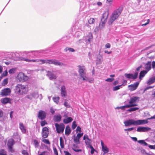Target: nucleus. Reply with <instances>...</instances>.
<instances>
[{"label": "nucleus", "mask_w": 155, "mask_h": 155, "mask_svg": "<svg viewBox=\"0 0 155 155\" xmlns=\"http://www.w3.org/2000/svg\"><path fill=\"white\" fill-rule=\"evenodd\" d=\"M148 121L146 120H135L133 119H129L124 122V125L127 127L130 125H139L147 123Z\"/></svg>", "instance_id": "f257e3e1"}, {"label": "nucleus", "mask_w": 155, "mask_h": 155, "mask_svg": "<svg viewBox=\"0 0 155 155\" xmlns=\"http://www.w3.org/2000/svg\"><path fill=\"white\" fill-rule=\"evenodd\" d=\"M28 91V89L26 86L21 84H18L15 87V92L19 95L26 94Z\"/></svg>", "instance_id": "f03ea898"}, {"label": "nucleus", "mask_w": 155, "mask_h": 155, "mask_svg": "<svg viewBox=\"0 0 155 155\" xmlns=\"http://www.w3.org/2000/svg\"><path fill=\"white\" fill-rule=\"evenodd\" d=\"M78 67L79 69L78 72L81 78H82L83 81H87L88 78L86 76V70L85 66L78 65Z\"/></svg>", "instance_id": "7ed1b4c3"}, {"label": "nucleus", "mask_w": 155, "mask_h": 155, "mask_svg": "<svg viewBox=\"0 0 155 155\" xmlns=\"http://www.w3.org/2000/svg\"><path fill=\"white\" fill-rule=\"evenodd\" d=\"M120 13L121 12L119 9H117L115 11L110 19L108 21L109 24H111L113 21L118 18Z\"/></svg>", "instance_id": "20e7f679"}, {"label": "nucleus", "mask_w": 155, "mask_h": 155, "mask_svg": "<svg viewBox=\"0 0 155 155\" xmlns=\"http://www.w3.org/2000/svg\"><path fill=\"white\" fill-rule=\"evenodd\" d=\"M17 79L19 82H24L28 80V77L25 75L23 73L20 72L18 74Z\"/></svg>", "instance_id": "39448f33"}, {"label": "nucleus", "mask_w": 155, "mask_h": 155, "mask_svg": "<svg viewBox=\"0 0 155 155\" xmlns=\"http://www.w3.org/2000/svg\"><path fill=\"white\" fill-rule=\"evenodd\" d=\"M55 126L58 133H63L65 128V126L63 124L61 123L59 124L58 123H55Z\"/></svg>", "instance_id": "423d86ee"}, {"label": "nucleus", "mask_w": 155, "mask_h": 155, "mask_svg": "<svg viewBox=\"0 0 155 155\" xmlns=\"http://www.w3.org/2000/svg\"><path fill=\"white\" fill-rule=\"evenodd\" d=\"M140 99V97L136 96H133L130 98V100L129 102V104L128 105H133L132 107L135 106L137 105L136 104L138 102Z\"/></svg>", "instance_id": "0eeeda50"}, {"label": "nucleus", "mask_w": 155, "mask_h": 155, "mask_svg": "<svg viewBox=\"0 0 155 155\" xmlns=\"http://www.w3.org/2000/svg\"><path fill=\"white\" fill-rule=\"evenodd\" d=\"M46 113L41 110L39 111L37 115L38 118L41 120H45L46 117Z\"/></svg>", "instance_id": "6e6552de"}, {"label": "nucleus", "mask_w": 155, "mask_h": 155, "mask_svg": "<svg viewBox=\"0 0 155 155\" xmlns=\"http://www.w3.org/2000/svg\"><path fill=\"white\" fill-rule=\"evenodd\" d=\"M11 92V90L8 88H6L1 90L0 94L2 96L9 95Z\"/></svg>", "instance_id": "1a4fd4ad"}, {"label": "nucleus", "mask_w": 155, "mask_h": 155, "mask_svg": "<svg viewBox=\"0 0 155 155\" xmlns=\"http://www.w3.org/2000/svg\"><path fill=\"white\" fill-rule=\"evenodd\" d=\"M49 129L47 127H43L42 129V136L44 138H47L49 134Z\"/></svg>", "instance_id": "9d476101"}, {"label": "nucleus", "mask_w": 155, "mask_h": 155, "mask_svg": "<svg viewBox=\"0 0 155 155\" xmlns=\"http://www.w3.org/2000/svg\"><path fill=\"white\" fill-rule=\"evenodd\" d=\"M139 84V83L138 82H136L133 84L129 85L128 86L129 89L131 91H134L137 88Z\"/></svg>", "instance_id": "9b49d317"}, {"label": "nucleus", "mask_w": 155, "mask_h": 155, "mask_svg": "<svg viewBox=\"0 0 155 155\" xmlns=\"http://www.w3.org/2000/svg\"><path fill=\"white\" fill-rule=\"evenodd\" d=\"M138 74V73L137 72L135 73L134 75L130 74H125V76L127 78L135 79L137 78Z\"/></svg>", "instance_id": "f8f14e48"}, {"label": "nucleus", "mask_w": 155, "mask_h": 155, "mask_svg": "<svg viewBox=\"0 0 155 155\" xmlns=\"http://www.w3.org/2000/svg\"><path fill=\"white\" fill-rule=\"evenodd\" d=\"M47 73V76L49 77L50 80L55 79L57 78L56 76L51 71H48Z\"/></svg>", "instance_id": "ddd939ff"}, {"label": "nucleus", "mask_w": 155, "mask_h": 155, "mask_svg": "<svg viewBox=\"0 0 155 155\" xmlns=\"http://www.w3.org/2000/svg\"><path fill=\"white\" fill-rule=\"evenodd\" d=\"M151 130L150 128L140 127L137 128V131L139 132H145Z\"/></svg>", "instance_id": "4468645a"}, {"label": "nucleus", "mask_w": 155, "mask_h": 155, "mask_svg": "<svg viewBox=\"0 0 155 155\" xmlns=\"http://www.w3.org/2000/svg\"><path fill=\"white\" fill-rule=\"evenodd\" d=\"M61 94L62 97H65L67 95V92L64 86H62L61 87Z\"/></svg>", "instance_id": "2eb2a0df"}, {"label": "nucleus", "mask_w": 155, "mask_h": 155, "mask_svg": "<svg viewBox=\"0 0 155 155\" xmlns=\"http://www.w3.org/2000/svg\"><path fill=\"white\" fill-rule=\"evenodd\" d=\"M145 68L146 69L145 70L147 72L150 70L151 68V62L148 61L145 65Z\"/></svg>", "instance_id": "dca6fc26"}, {"label": "nucleus", "mask_w": 155, "mask_h": 155, "mask_svg": "<svg viewBox=\"0 0 155 155\" xmlns=\"http://www.w3.org/2000/svg\"><path fill=\"white\" fill-rule=\"evenodd\" d=\"M62 117L60 114L54 115L53 117V120L56 122H59L61 119Z\"/></svg>", "instance_id": "f3484780"}, {"label": "nucleus", "mask_w": 155, "mask_h": 155, "mask_svg": "<svg viewBox=\"0 0 155 155\" xmlns=\"http://www.w3.org/2000/svg\"><path fill=\"white\" fill-rule=\"evenodd\" d=\"M155 82V76L150 78L147 81V84L150 85Z\"/></svg>", "instance_id": "a211bd4d"}, {"label": "nucleus", "mask_w": 155, "mask_h": 155, "mask_svg": "<svg viewBox=\"0 0 155 155\" xmlns=\"http://www.w3.org/2000/svg\"><path fill=\"white\" fill-rule=\"evenodd\" d=\"M71 131L70 128L69 126H67L65 128V134L66 135L68 136L70 134Z\"/></svg>", "instance_id": "6ab92c4d"}, {"label": "nucleus", "mask_w": 155, "mask_h": 155, "mask_svg": "<svg viewBox=\"0 0 155 155\" xmlns=\"http://www.w3.org/2000/svg\"><path fill=\"white\" fill-rule=\"evenodd\" d=\"M148 72L146 71L145 70H143L142 71H141L140 74V75H139V79L141 80L142 79L141 78L143 77L145 75L147 74V73Z\"/></svg>", "instance_id": "aec40b11"}, {"label": "nucleus", "mask_w": 155, "mask_h": 155, "mask_svg": "<svg viewBox=\"0 0 155 155\" xmlns=\"http://www.w3.org/2000/svg\"><path fill=\"white\" fill-rule=\"evenodd\" d=\"M19 127L21 131L23 133H25L26 132V129L22 123H20L19 124Z\"/></svg>", "instance_id": "412c9836"}, {"label": "nucleus", "mask_w": 155, "mask_h": 155, "mask_svg": "<svg viewBox=\"0 0 155 155\" xmlns=\"http://www.w3.org/2000/svg\"><path fill=\"white\" fill-rule=\"evenodd\" d=\"M73 120V119L70 117H68L66 119H64L63 122L65 124H68L71 122Z\"/></svg>", "instance_id": "4be33fe9"}, {"label": "nucleus", "mask_w": 155, "mask_h": 155, "mask_svg": "<svg viewBox=\"0 0 155 155\" xmlns=\"http://www.w3.org/2000/svg\"><path fill=\"white\" fill-rule=\"evenodd\" d=\"M14 144V140L12 139H9L8 141L7 145L8 147H12Z\"/></svg>", "instance_id": "5701e85b"}, {"label": "nucleus", "mask_w": 155, "mask_h": 155, "mask_svg": "<svg viewBox=\"0 0 155 155\" xmlns=\"http://www.w3.org/2000/svg\"><path fill=\"white\" fill-rule=\"evenodd\" d=\"M10 101V99L8 98H5L1 100L2 103L4 104H5L9 103Z\"/></svg>", "instance_id": "b1692460"}, {"label": "nucleus", "mask_w": 155, "mask_h": 155, "mask_svg": "<svg viewBox=\"0 0 155 155\" xmlns=\"http://www.w3.org/2000/svg\"><path fill=\"white\" fill-rule=\"evenodd\" d=\"M53 64L55 65H58L60 66L64 65L63 63L58 62V61L56 60H54Z\"/></svg>", "instance_id": "393cba45"}, {"label": "nucleus", "mask_w": 155, "mask_h": 155, "mask_svg": "<svg viewBox=\"0 0 155 155\" xmlns=\"http://www.w3.org/2000/svg\"><path fill=\"white\" fill-rule=\"evenodd\" d=\"M60 145L61 148H63L64 147V142L62 138L60 137Z\"/></svg>", "instance_id": "a878e982"}, {"label": "nucleus", "mask_w": 155, "mask_h": 155, "mask_svg": "<svg viewBox=\"0 0 155 155\" xmlns=\"http://www.w3.org/2000/svg\"><path fill=\"white\" fill-rule=\"evenodd\" d=\"M102 150L104 152V153H107L109 151L108 148L106 146L102 147Z\"/></svg>", "instance_id": "bb28decb"}, {"label": "nucleus", "mask_w": 155, "mask_h": 155, "mask_svg": "<svg viewBox=\"0 0 155 155\" xmlns=\"http://www.w3.org/2000/svg\"><path fill=\"white\" fill-rule=\"evenodd\" d=\"M54 101L57 104H58L59 102L60 97H53L52 98Z\"/></svg>", "instance_id": "cd10ccee"}, {"label": "nucleus", "mask_w": 155, "mask_h": 155, "mask_svg": "<svg viewBox=\"0 0 155 155\" xmlns=\"http://www.w3.org/2000/svg\"><path fill=\"white\" fill-rule=\"evenodd\" d=\"M133 106V105H132L127 104L125 106L120 107H119V108H120L122 110H124L125 109V108H129L132 107V106Z\"/></svg>", "instance_id": "c85d7f7f"}, {"label": "nucleus", "mask_w": 155, "mask_h": 155, "mask_svg": "<svg viewBox=\"0 0 155 155\" xmlns=\"http://www.w3.org/2000/svg\"><path fill=\"white\" fill-rule=\"evenodd\" d=\"M122 85H124L123 84H122L120 85H117L114 87L113 89V91H115L119 89L120 88V87L121 86H122Z\"/></svg>", "instance_id": "c756f323"}, {"label": "nucleus", "mask_w": 155, "mask_h": 155, "mask_svg": "<svg viewBox=\"0 0 155 155\" xmlns=\"http://www.w3.org/2000/svg\"><path fill=\"white\" fill-rule=\"evenodd\" d=\"M33 142L35 147L36 148H37L39 146V143L37 140H33Z\"/></svg>", "instance_id": "7c9ffc66"}, {"label": "nucleus", "mask_w": 155, "mask_h": 155, "mask_svg": "<svg viewBox=\"0 0 155 155\" xmlns=\"http://www.w3.org/2000/svg\"><path fill=\"white\" fill-rule=\"evenodd\" d=\"M48 124L47 122L44 120H42L40 122V125L41 127H44L45 125Z\"/></svg>", "instance_id": "2f4dec72"}, {"label": "nucleus", "mask_w": 155, "mask_h": 155, "mask_svg": "<svg viewBox=\"0 0 155 155\" xmlns=\"http://www.w3.org/2000/svg\"><path fill=\"white\" fill-rule=\"evenodd\" d=\"M138 143L141 144H143L144 146H147L148 145L147 143L145 142V141L144 140H139L138 141Z\"/></svg>", "instance_id": "473e14b6"}, {"label": "nucleus", "mask_w": 155, "mask_h": 155, "mask_svg": "<svg viewBox=\"0 0 155 155\" xmlns=\"http://www.w3.org/2000/svg\"><path fill=\"white\" fill-rule=\"evenodd\" d=\"M139 109L138 107H133L128 109L127 111L129 112H132L135 111Z\"/></svg>", "instance_id": "72a5a7b5"}, {"label": "nucleus", "mask_w": 155, "mask_h": 155, "mask_svg": "<svg viewBox=\"0 0 155 155\" xmlns=\"http://www.w3.org/2000/svg\"><path fill=\"white\" fill-rule=\"evenodd\" d=\"M88 145L89 146V147L91 149V153L92 154H93L94 152V151L95 150L94 149L93 147H92V146L91 144V143H89L88 144Z\"/></svg>", "instance_id": "f704fd0d"}, {"label": "nucleus", "mask_w": 155, "mask_h": 155, "mask_svg": "<svg viewBox=\"0 0 155 155\" xmlns=\"http://www.w3.org/2000/svg\"><path fill=\"white\" fill-rule=\"evenodd\" d=\"M64 51H69L71 52H73L74 51V50L73 48H66L65 49Z\"/></svg>", "instance_id": "c9c22d12"}, {"label": "nucleus", "mask_w": 155, "mask_h": 155, "mask_svg": "<svg viewBox=\"0 0 155 155\" xmlns=\"http://www.w3.org/2000/svg\"><path fill=\"white\" fill-rule=\"evenodd\" d=\"M88 22L90 24H94V19L93 18H90L88 20Z\"/></svg>", "instance_id": "e433bc0d"}, {"label": "nucleus", "mask_w": 155, "mask_h": 155, "mask_svg": "<svg viewBox=\"0 0 155 155\" xmlns=\"http://www.w3.org/2000/svg\"><path fill=\"white\" fill-rule=\"evenodd\" d=\"M16 70V68L11 69L8 71V72L10 74H13L15 72Z\"/></svg>", "instance_id": "4c0bfd02"}, {"label": "nucleus", "mask_w": 155, "mask_h": 155, "mask_svg": "<svg viewBox=\"0 0 155 155\" xmlns=\"http://www.w3.org/2000/svg\"><path fill=\"white\" fill-rule=\"evenodd\" d=\"M86 139L87 140H88L89 141V142H88V144L89 143H91V140L89 139L88 136L87 135H84L83 137L84 140H85Z\"/></svg>", "instance_id": "58836bf2"}, {"label": "nucleus", "mask_w": 155, "mask_h": 155, "mask_svg": "<svg viewBox=\"0 0 155 155\" xmlns=\"http://www.w3.org/2000/svg\"><path fill=\"white\" fill-rule=\"evenodd\" d=\"M88 41L90 42V41L93 38V36L92 33H89L88 34Z\"/></svg>", "instance_id": "ea45409f"}, {"label": "nucleus", "mask_w": 155, "mask_h": 155, "mask_svg": "<svg viewBox=\"0 0 155 155\" xmlns=\"http://www.w3.org/2000/svg\"><path fill=\"white\" fill-rule=\"evenodd\" d=\"M78 147V146H76V147L73 148V150L76 152H81L82 151V150L81 149H78L77 148Z\"/></svg>", "instance_id": "a19ab883"}, {"label": "nucleus", "mask_w": 155, "mask_h": 155, "mask_svg": "<svg viewBox=\"0 0 155 155\" xmlns=\"http://www.w3.org/2000/svg\"><path fill=\"white\" fill-rule=\"evenodd\" d=\"M77 124H76V122L75 121H74L72 124V128L73 129H74L77 127Z\"/></svg>", "instance_id": "79ce46f5"}, {"label": "nucleus", "mask_w": 155, "mask_h": 155, "mask_svg": "<svg viewBox=\"0 0 155 155\" xmlns=\"http://www.w3.org/2000/svg\"><path fill=\"white\" fill-rule=\"evenodd\" d=\"M42 141L46 144H50L49 140L48 139H44L42 140Z\"/></svg>", "instance_id": "37998d69"}, {"label": "nucleus", "mask_w": 155, "mask_h": 155, "mask_svg": "<svg viewBox=\"0 0 155 155\" xmlns=\"http://www.w3.org/2000/svg\"><path fill=\"white\" fill-rule=\"evenodd\" d=\"M46 63L48 64H53L54 60H46Z\"/></svg>", "instance_id": "c03bdc74"}, {"label": "nucleus", "mask_w": 155, "mask_h": 155, "mask_svg": "<svg viewBox=\"0 0 155 155\" xmlns=\"http://www.w3.org/2000/svg\"><path fill=\"white\" fill-rule=\"evenodd\" d=\"M20 59L22 61H29V60L26 58L25 57H21L20 58Z\"/></svg>", "instance_id": "a18cd8bd"}, {"label": "nucleus", "mask_w": 155, "mask_h": 155, "mask_svg": "<svg viewBox=\"0 0 155 155\" xmlns=\"http://www.w3.org/2000/svg\"><path fill=\"white\" fill-rule=\"evenodd\" d=\"M114 80V78H108L106 79L105 81L107 82H111Z\"/></svg>", "instance_id": "49530a36"}, {"label": "nucleus", "mask_w": 155, "mask_h": 155, "mask_svg": "<svg viewBox=\"0 0 155 155\" xmlns=\"http://www.w3.org/2000/svg\"><path fill=\"white\" fill-rule=\"evenodd\" d=\"M8 82V79L7 78L5 79L3 81L2 84L3 85L5 86L7 84Z\"/></svg>", "instance_id": "de8ad7c7"}, {"label": "nucleus", "mask_w": 155, "mask_h": 155, "mask_svg": "<svg viewBox=\"0 0 155 155\" xmlns=\"http://www.w3.org/2000/svg\"><path fill=\"white\" fill-rule=\"evenodd\" d=\"M0 155H6V154L3 150H0Z\"/></svg>", "instance_id": "09e8293b"}, {"label": "nucleus", "mask_w": 155, "mask_h": 155, "mask_svg": "<svg viewBox=\"0 0 155 155\" xmlns=\"http://www.w3.org/2000/svg\"><path fill=\"white\" fill-rule=\"evenodd\" d=\"M74 141L76 143H79V139L77 137L74 138Z\"/></svg>", "instance_id": "8fccbe9b"}, {"label": "nucleus", "mask_w": 155, "mask_h": 155, "mask_svg": "<svg viewBox=\"0 0 155 155\" xmlns=\"http://www.w3.org/2000/svg\"><path fill=\"white\" fill-rule=\"evenodd\" d=\"M22 153L23 155H29L28 153V152H27V151L26 150H23L22 151Z\"/></svg>", "instance_id": "3c124183"}, {"label": "nucleus", "mask_w": 155, "mask_h": 155, "mask_svg": "<svg viewBox=\"0 0 155 155\" xmlns=\"http://www.w3.org/2000/svg\"><path fill=\"white\" fill-rule=\"evenodd\" d=\"M54 152L56 155H58L57 150L55 147L53 148Z\"/></svg>", "instance_id": "603ef678"}, {"label": "nucleus", "mask_w": 155, "mask_h": 155, "mask_svg": "<svg viewBox=\"0 0 155 155\" xmlns=\"http://www.w3.org/2000/svg\"><path fill=\"white\" fill-rule=\"evenodd\" d=\"M134 128L133 127H131L130 128L125 129L124 130L125 131H130L131 130H133L134 129Z\"/></svg>", "instance_id": "864d4df0"}, {"label": "nucleus", "mask_w": 155, "mask_h": 155, "mask_svg": "<svg viewBox=\"0 0 155 155\" xmlns=\"http://www.w3.org/2000/svg\"><path fill=\"white\" fill-rule=\"evenodd\" d=\"M83 135V133L81 134H78L77 135L76 137L80 139V138Z\"/></svg>", "instance_id": "5fc2aeb1"}, {"label": "nucleus", "mask_w": 155, "mask_h": 155, "mask_svg": "<svg viewBox=\"0 0 155 155\" xmlns=\"http://www.w3.org/2000/svg\"><path fill=\"white\" fill-rule=\"evenodd\" d=\"M111 46V45L109 43H107L105 45V47L107 48H110Z\"/></svg>", "instance_id": "6e6d98bb"}, {"label": "nucleus", "mask_w": 155, "mask_h": 155, "mask_svg": "<svg viewBox=\"0 0 155 155\" xmlns=\"http://www.w3.org/2000/svg\"><path fill=\"white\" fill-rule=\"evenodd\" d=\"M150 21V20L149 19H148L147 20V22L146 23H145V24H142L141 25L142 26H146L147 25L149 24Z\"/></svg>", "instance_id": "4d7b16f0"}, {"label": "nucleus", "mask_w": 155, "mask_h": 155, "mask_svg": "<svg viewBox=\"0 0 155 155\" xmlns=\"http://www.w3.org/2000/svg\"><path fill=\"white\" fill-rule=\"evenodd\" d=\"M9 150L10 152L12 153L14 152V149H13L12 148V147H8Z\"/></svg>", "instance_id": "13d9d810"}, {"label": "nucleus", "mask_w": 155, "mask_h": 155, "mask_svg": "<svg viewBox=\"0 0 155 155\" xmlns=\"http://www.w3.org/2000/svg\"><path fill=\"white\" fill-rule=\"evenodd\" d=\"M76 132H77L78 131H79L80 132H81V128L79 126H78L76 130Z\"/></svg>", "instance_id": "bf43d9fd"}, {"label": "nucleus", "mask_w": 155, "mask_h": 155, "mask_svg": "<svg viewBox=\"0 0 155 155\" xmlns=\"http://www.w3.org/2000/svg\"><path fill=\"white\" fill-rule=\"evenodd\" d=\"M39 62L41 61L42 62V64H44L45 63H46V60H44V59H39Z\"/></svg>", "instance_id": "052dcab7"}, {"label": "nucleus", "mask_w": 155, "mask_h": 155, "mask_svg": "<svg viewBox=\"0 0 155 155\" xmlns=\"http://www.w3.org/2000/svg\"><path fill=\"white\" fill-rule=\"evenodd\" d=\"M39 62V59L30 60V62Z\"/></svg>", "instance_id": "680f3d73"}, {"label": "nucleus", "mask_w": 155, "mask_h": 155, "mask_svg": "<svg viewBox=\"0 0 155 155\" xmlns=\"http://www.w3.org/2000/svg\"><path fill=\"white\" fill-rule=\"evenodd\" d=\"M149 147L151 149H155V145H149Z\"/></svg>", "instance_id": "e2e57ef3"}, {"label": "nucleus", "mask_w": 155, "mask_h": 155, "mask_svg": "<svg viewBox=\"0 0 155 155\" xmlns=\"http://www.w3.org/2000/svg\"><path fill=\"white\" fill-rule=\"evenodd\" d=\"M50 112L52 114H53L55 113V111L53 108H50Z\"/></svg>", "instance_id": "0e129e2a"}, {"label": "nucleus", "mask_w": 155, "mask_h": 155, "mask_svg": "<svg viewBox=\"0 0 155 155\" xmlns=\"http://www.w3.org/2000/svg\"><path fill=\"white\" fill-rule=\"evenodd\" d=\"M153 87H154L153 86H149L148 87H146L144 89V91H145L149 89L153 88Z\"/></svg>", "instance_id": "69168bd1"}, {"label": "nucleus", "mask_w": 155, "mask_h": 155, "mask_svg": "<svg viewBox=\"0 0 155 155\" xmlns=\"http://www.w3.org/2000/svg\"><path fill=\"white\" fill-rule=\"evenodd\" d=\"M119 83L118 81L116 80L114 81L113 83V85H115Z\"/></svg>", "instance_id": "338daca9"}, {"label": "nucleus", "mask_w": 155, "mask_h": 155, "mask_svg": "<svg viewBox=\"0 0 155 155\" xmlns=\"http://www.w3.org/2000/svg\"><path fill=\"white\" fill-rule=\"evenodd\" d=\"M152 67L153 68H155V61H153L152 62Z\"/></svg>", "instance_id": "774afa93"}]
</instances>
